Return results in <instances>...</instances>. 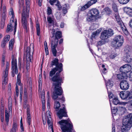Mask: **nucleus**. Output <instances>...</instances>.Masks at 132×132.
I'll return each instance as SVG.
<instances>
[{
	"mask_svg": "<svg viewBox=\"0 0 132 132\" xmlns=\"http://www.w3.org/2000/svg\"><path fill=\"white\" fill-rule=\"evenodd\" d=\"M26 8H25L24 6L23 7L22 14V22L23 28L27 32L28 25L27 19L29 16L30 6V0H26Z\"/></svg>",
	"mask_w": 132,
	"mask_h": 132,
	"instance_id": "2",
	"label": "nucleus"
},
{
	"mask_svg": "<svg viewBox=\"0 0 132 132\" xmlns=\"http://www.w3.org/2000/svg\"><path fill=\"white\" fill-rule=\"evenodd\" d=\"M11 100L10 101H9L8 102V106H9V111L8 112L7 110H5V121L6 122V125H8V122L9 120V112L10 111H12L11 106Z\"/></svg>",
	"mask_w": 132,
	"mask_h": 132,
	"instance_id": "17",
	"label": "nucleus"
},
{
	"mask_svg": "<svg viewBox=\"0 0 132 132\" xmlns=\"http://www.w3.org/2000/svg\"><path fill=\"white\" fill-rule=\"evenodd\" d=\"M10 36L9 35H6L4 38L3 40L7 43L9 40L10 39Z\"/></svg>",
	"mask_w": 132,
	"mask_h": 132,
	"instance_id": "40",
	"label": "nucleus"
},
{
	"mask_svg": "<svg viewBox=\"0 0 132 132\" xmlns=\"http://www.w3.org/2000/svg\"><path fill=\"white\" fill-rule=\"evenodd\" d=\"M18 124L16 122H14L13 123L12 127L10 130V132H16L18 130Z\"/></svg>",
	"mask_w": 132,
	"mask_h": 132,
	"instance_id": "27",
	"label": "nucleus"
},
{
	"mask_svg": "<svg viewBox=\"0 0 132 132\" xmlns=\"http://www.w3.org/2000/svg\"><path fill=\"white\" fill-rule=\"evenodd\" d=\"M106 42L105 40L103 41H100L98 42L97 46V47L98 46H101L102 45L105 44Z\"/></svg>",
	"mask_w": 132,
	"mask_h": 132,
	"instance_id": "37",
	"label": "nucleus"
},
{
	"mask_svg": "<svg viewBox=\"0 0 132 132\" xmlns=\"http://www.w3.org/2000/svg\"><path fill=\"white\" fill-rule=\"evenodd\" d=\"M14 25V33L15 34L16 31V28L17 26V22L16 20V21L15 22L13 21V20L9 25H8L7 27V29L6 32H9L10 31H11L13 30V25Z\"/></svg>",
	"mask_w": 132,
	"mask_h": 132,
	"instance_id": "16",
	"label": "nucleus"
},
{
	"mask_svg": "<svg viewBox=\"0 0 132 132\" xmlns=\"http://www.w3.org/2000/svg\"><path fill=\"white\" fill-rule=\"evenodd\" d=\"M129 25L130 27L132 28V19L130 20L129 23Z\"/></svg>",
	"mask_w": 132,
	"mask_h": 132,
	"instance_id": "60",
	"label": "nucleus"
},
{
	"mask_svg": "<svg viewBox=\"0 0 132 132\" xmlns=\"http://www.w3.org/2000/svg\"><path fill=\"white\" fill-rule=\"evenodd\" d=\"M102 29H99L97 30L95 32H94L92 35V38H94L95 36L98 35L101 32L102 30Z\"/></svg>",
	"mask_w": 132,
	"mask_h": 132,
	"instance_id": "33",
	"label": "nucleus"
},
{
	"mask_svg": "<svg viewBox=\"0 0 132 132\" xmlns=\"http://www.w3.org/2000/svg\"><path fill=\"white\" fill-rule=\"evenodd\" d=\"M122 73L121 74L117 75V78L118 79H122L124 78L125 76Z\"/></svg>",
	"mask_w": 132,
	"mask_h": 132,
	"instance_id": "39",
	"label": "nucleus"
},
{
	"mask_svg": "<svg viewBox=\"0 0 132 132\" xmlns=\"http://www.w3.org/2000/svg\"><path fill=\"white\" fill-rule=\"evenodd\" d=\"M58 1L56 0H50V3L51 5H53L55 3H57V1Z\"/></svg>",
	"mask_w": 132,
	"mask_h": 132,
	"instance_id": "48",
	"label": "nucleus"
},
{
	"mask_svg": "<svg viewBox=\"0 0 132 132\" xmlns=\"http://www.w3.org/2000/svg\"><path fill=\"white\" fill-rule=\"evenodd\" d=\"M112 125V132H115V123L114 121L113 122Z\"/></svg>",
	"mask_w": 132,
	"mask_h": 132,
	"instance_id": "50",
	"label": "nucleus"
},
{
	"mask_svg": "<svg viewBox=\"0 0 132 132\" xmlns=\"http://www.w3.org/2000/svg\"><path fill=\"white\" fill-rule=\"evenodd\" d=\"M60 125L62 132H75L73 130L72 123L69 119L62 120L58 122Z\"/></svg>",
	"mask_w": 132,
	"mask_h": 132,
	"instance_id": "3",
	"label": "nucleus"
},
{
	"mask_svg": "<svg viewBox=\"0 0 132 132\" xmlns=\"http://www.w3.org/2000/svg\"><path fill=\"white\" fill-rule=\"evenodd\" d=\"M36 28L37 35L38 36H39L40 35V28L39 24H36Z\"/></svg>",
	"mask_w": 132,
	"mask_h": 132,
	"instance_id": "34",
	"label": "nucleus"
},
{
	"mask_svg": "<svg viewBox=\"0 0 132 132\" xmlns=\"http://www.w3.org/2000/svg\"><path fill=\"white\" fill-rule=\"evenodd\" d=\"M104 10L107 14H109L111 12L110 9L108 7L105 8Z\"/></svg>",
	"mask_w": 132,
	"mask_h": 132,
	"instance_id": "45",
	"label": "nucleus"
},
{
	"mask_svg": "<svg viewBox=\"0 0 132 132\" xmlns=\"http://www.w3.org/2000/svg\"><path fill=\"white\" fill-rule=\"evenodd\" d=\"M1 112H3V105L1 104Z\"/></svg>",
	"mask_w": 132,
	"mask_h": 132,
	"instance_id": "64",
	"label": "nucleus"
},
{
	"mask_svg": "<svg viewBox=\"0 0 132 132\" xmlns=\"http://www.w3.org/2000/svg\"><path fill=\"white\" fill-rule=\"evenodd\" d=\"M118 1L120 4H125L128 3L130 0H118Z\"/></svg>",
	"mask_w": 132,
	"mask_h": 132,
	"instance_id": "38",
	"label": "nucleus"
},
{
	"mask_svg": "<svg viewBox=\"0 0 132 132\" xmlns=\"http://www.w3.org/2000/svg\"><path fill=\"white\" fill-rule=\"evenodd\" d=\"M55 5L57 6L58 8V10H60L62 8V7L61 5L60 4V3L59 1H57V3H56L55 4Z\"/></svg>",
	"mask_w": 132,
	"mask_h": 132,
	"instance_id": "43",
	"label": "nucleus"
},
{
	"mask_svg": "<svg viewBox=\"0 0 132 132\" xmlns=\"http://www.w3.org/2000/svg\"><path fill=\"white\" fill-rule=\"evenodd\" d=\"M41 98L42 99V104H43L44 103H45V96H41Z\"/></svg>",
	"mask_w": 132,
	"mask_h": 132,
	"instance_id": "54",
	"label": "nucleus"
},
{
	"mask_svg": "<svg viewBox=\"0 0 132 132\" xmlns=\"http://www.w3.org/2000/svg\"><path fill=\"white\" fill-rule=\"evenodd\" d=\"M38 2V5L40 6L42 5V0H37Z\"/></svg>",
	"mask_w": 132,
	"mask_h": 132,
	"instance_id": "61",
	"label": "nucleus"
},
{
	"mask_svg": "<svg viewBox=\"0 0 132 132\" xmlns=\"http://www.w3.org/2000/svg\"><path fill=\"white\" fill-rule=\"evenodd\" d=\"M17 82L16 83V86L15 88L16 96L14 97L15 100H16V98L19 95V90L18 86H22V85L21 83L20 80H17Z\"/></svg>",
	"mask_w": 132,
	"mask_h": 132,
	"instance_id": "22",
	"label": "nucleus"
},
{
	"mask_svg": "<svg viewBox=\"0 0 132 132\" xmlns=\"http://www.w3.org/2000/svg\"><path fill=\"white\" fill-rule=\"evenodd\" d=\"M97 2V0H90V1L88 2V3H89L90 6L93 4Z\"/></svg>",
	"mask_w": 132,
	"mask_h": 132,
	"instance_id": "44",
	"label": "nucleus"
},
{
	"mask_svg": "<svg viewBox=\"0 0 132 132\" xmlns=\"http://www.w3.org/2000/svg\"><path fill=\"white\" fill-rule=\"evenodd\" d=\"M69 6L68 4H65L63 7H64V9H67L68 10L69 9Z\"/></svg>",
	"mask_w": 132,
	"mask_h": 132,
	"instance_id": "57",
	"label": "nucleus"
},
{
	"mask_svg": "<svg viewBox=\"0 0 132 132\" xmlns=\"http://www.w3.org/2000/svg\"><path fill=\"white\" fill-rule=\"evenodd\" d=\"M131 69V67L130 64H126L120 67V70L121 73H123L125 75L130 72Z\"/></svg>",
	"mask_w": 132,
	"mask_h": 132,
	"instance_id": "10",
	"label": "nucleus"
},
{
	"mask_svg": "<svg viewBox=\"0 0 132 132\" xmlns=\"http://www.w3.org/2000/svg\"><path fill=\"white\" fill-rule=\"evenodd\" d=\"M119 95L123 100H129L132 98V91H121L120 92Z\"/></svg>",
	"mask_w": 132,
	"mask_h": 132,
	"instance_id": "7",
	"label": "nucleus"
},
{
	"mask_svg": "<svg viewBox=\"0 0 132 132\" xmlns=\"http://www.w3.org/2000/svg\"><path fill=\"white\" fill-rule=\"evenodd\" d=\"M21 75L20 73H19L17 76V80H20Z\"/></svg>",
	"mask_w": 132,
	"mask_h": 132,
	"instance_id": "63",
	"label": "nucleus"
},
{
	"mask_svg": "<svg viewBox=\"0 0 132 132\" xmlns=\"http://www.w3.org/2000/svg\"><path fill=\"white\" fill-rule=\"evenodd\" d=\"M30 48L28 47L26 50L25 54L26 55V60L28 61L31 62L30 55Z\"/></svg>",
	"mask_w": 132,
	"mask_h": 132,
	"instance_id": "23",
	"label": "nucleus"
},
{
	"mask_svg": "<svg viewBox=\"0 0 132 132\" xmlns=\"http://www.w3.org/2000/svg\"><path fill=\"white\" fill-rule=\"evenodd\" d=\"M116 19H117V24L118 25V27L120 29H121L125 32L126 34L128 35V32L125 27L124 26L123 23L120 17L118 15L117 16H116Z\"/></svg>",
	"mask_w": 132,
	"mask_h": 132,
	"instance_id": "9",
	"label": "nucleus"
},
{
	"mask_svg": "<svg viewBox=\"0 0 132 132\" xmlns=\"http://www.w3.org/2000/svg\"><path fill=\"white\" fill-rule=\"evenodd\" d=\"M109 98L110 99V104L111 106V112L112 116L113 117L115 115L116 113V110L114 106L116 105V96L112 93H110L109 95Z\"/></svg>",
	"mask_w": 132,
	"mask_h": 132,
	"instance_id": "5",
	"label": "nucleus"
},
{
	"mask_svg": "<svg viewBox=\"0 0 132 132\" xmlns=\"http://www.w3.org/2000/svg\"><path fill=\"white\" fill-rule=\"evenodd\" d=\"M127 119L130 120V121L132 122V113H130L127 116L125 117Z\"/></svg>",
	"mask_w": 132,
	"mask_h": 132,
	"instance_id": "42",
	"label": "nucleus"
},
{
	"mask_svg": "<svg viewBox=\"0 0 132 132\" xmlns=\"http://www.w3.org/2000/svg\"><path fill=\"white\" fill-rule=\"evenodd\" d=\"M108 30H111L112 31V32H111V31H110V32H108V33H107V34H108V33L110 34V35H109V37H110V36H111L113 34V30L111 29H109Z\"/></svg>",
	"mask_w": 132,
	"mask_h": 132,
	"instance_id": "59",
	"label": "nucleus"
},
{
	"mask_svg": "<svg viewBox=\"0 0 132 132\" xmlns=\"http://www.w3.org/2000/svg\"><path fill=\"white\" fill-rule=\"evenodd\" d=\"M64 7H63V13L64 14H65L67 12V9H64Z\"/></svg>",
	"mask_w": 132,
	"mask_h": 132,
	"instance_id": "58",
	"label": "nucleus"
},
{
	"mask_svg": "<svg viewBox=\"0 0 132 132\" xmlns=\"http://www.w3.org/2000/svg\"><path fill=\"white\" fill-rule=\"evenodd\" d=\"M7 43L5 42H4V41L3 40L1 44V47L3 48H4L5 47L6 44Z\"/></svg>",
	"mask_w": 132,
	"mask_h": 132,
	"instance_id": "51",
	"label": "nucleus"
},
{
	"mask_svg": "<svg viewBox=\"0 0 132 132\" xmlns=\"http://www.w3.org/2000/svg\"><path fill=\"white\" fill-rule=\"evenodd\" d=\"M113 85V81L111 80H109L106 83V86L108 91V89L111 88L112 87Z\"/></svg>",
	"mask_w": 132,
	"mask_h": 132,
	"instance_id": "30",
	"label": "nucleus"
},
{
	"mask_svg": "<svg viewBox=\"0 0 132 132\" xmlns=\"http://www.w3.org/2000/svg\"><path fill=\"white\" fill-rule=\"evenodd\" d=\"M47 20L48 22L51 24H53L54 23V21L51 17H48Z\"/></svg>",
	"mask_w": 132,
	"mask_h": 132,
	"instance_id": "41",
	"label": "nucleus"
},
{
	"mask_svg": "<svg viewBox=\"0 0 132 132\" xmlns=\"http://www.w3.org/2000/svg\"><path fill=\"white\" fill-rule=\"evenodd\" d=\"M44 48L45 51L46 52L47 55L48 54L49 51L48 48L47 47V42L46 41H45L44 42Z\"/></svg>",
	"mask_w": 132,
	"mask_h": 132,
	"instance_id": "36",
	"label": "nucleus"
},
{
	"mask_svg": "<svg viewBox=\"0 0 132 132\" xmlns=\"http://www.w3.org/2000/svg\"><path fill=\"white\" fill-rule=\"evenodd\" d=\"M57 114L60 119H62L63 117H67L68 116L65 107H63L62 109H60L57 111Z\"/></svg>",
	"mask_w": 132,
	"mask_h": 132,
	"instance_id": "13",
	"label": "nucleus"
},
{
	"mask_svg": "<svg viewBox=\"0 0 132 132\" xmlns=\"http://www.w3.org/2000/svg\"><path fill=\"white\" fill-rule=\"evenodd\" d=\"M116 102H117V104H119V105H122L123 104V103L120 102L119 100L116 98Z\"/></svg>",
	"mask_w": 132,
	"mask_h": 132,
	"instance_id": "56",
	"label": "nucleus"
},
{
	"mask_svg": "<svg viewBox=\"0 0 132 132\" xmlns=\"http://www.w3.org/2000/svg\"><path fill=\"white\" fill-rule=\"evenodd\" d=\"M52 10L50 7H48L47 9V14L48 15H50L52 13Z\"/></svg>",
	"mask_w": 132,
	"mask_h": 132,
	"instance_id": "46",
	"label": "nucleus"
},
{
	"mask_svg": "<svg viewBox=\"0 0 132 132\" xmlns=\"http://www.w3.org/2000/svg\"><path fill=\"white\" fill-rule=\"evenodd\" d=\"M20 95H22L23 94V88H22V86H20Z\"/></svg>",
	"mask_w": 132,
	"mask_h": 132,
	"instance_id": "55",
	"label": "nucleus"
},
{
	"mask_svg": "<svg viewBox=\"0 0 132 132\" xmlns=\"http://www.w3.org/2000/svg\"><path fill=\"white\" fill-rule=\"evenodd\" d=\"M49 79L53 82V86L54 87V90L52 96L53 98L55 100L58 98V95H61L62 94V90L60 86L62 83V78L60 77L59 73L57 72L54 76L49 77Z\"/></svg>",
	"mask_w": 132,
	"mask_h": 132,
	"instance_id": "1",
	"label": "nucleus"
},
{
	"mask_svg": "<svg viewBox=\"0 0 132 132\" xmlns=\"http://www.w3.org/2000/svg\"><path fill=\"white\" fill-rule=\"evenodd\" d=\"M123 42V37L122 36L119 35L116 36V48L121 47Z\"/></svg>",
	"mask_w": 132,
	"mask_h": 132,
	"instance_id": "12",
	"label": "nucleus"
},
{
	"mask_svg": "<svg viewBox=\"0 0 132 132\" xmlns=\"http://www.w3.org/2000/svg\"><path fill=\"white\" fill-rule=\"evenodd\" d=\"M46 116L47 117V122L48 125L50 128H51L52 132H53V128L52 123V119L50 114V111H48L46 113Z\"/></svg>",
	"mask_w": 132,
	"mask_h": 132,
	"instance_id": "19",
	"label": "nucleus"
},
{
	"mask_svg": "<svg viewBox=\"0 0 132 132\" xmlns=\"http://www.w3.org/2000/svg\"><path fill=\"white\" fill-rule=\"evenodd\" d=\"M54 103V108L56 109V111H57L60 107V103L58 100V99L56 100Z\"/></svg>",
	"mask_w": 132,
	"mask_h": 132,
	"instance_id": "31",
	"label": "nucleus"
},
{
	"mask_svg": "<svg viewBox=\"0 0 132 132\" xmlns=\"http://www.w3.org/2000/svg\"><path fill=\"white\" fill-rule=\"evenodd\" d=\"M60 70L56 69V68H53L50 72L49 77L53 76V75L55 74L56 72L57 71H58V73H60L61 72H59Z\"/></svg>",
	"mask_w": 132,
	"mask_h": 132,
	"instance_id": "28",
	"label": "nucleus"
},
{
	"mask_svg": "<svg viewBox=\"0 0 132 132\" xmlns=\"http://www.w3.org/2000/svg\"><path fill=\"white\" fill-rule=\"evenodd\" d=\"M9 64L7 62L5 69L3 72L2 78L3 82L2 83L3 89H4L6 87L8 81V77L9 74Z\"/></svg>",
	"mask_w": 132,
	"mask_h": 132,
	"instance_id": "4",
	"label": "nucleus"
},
{
	"mask_svg": "<svg viewBox=\"0 0 132 132\" xmlns=\"http://www.w3.org/2000/svg\"><path fill=\"white\" fill-rule=\"evenodd\" d=\"M110 58L113 59L115 57V54L114 52H112V53L110 56Z\"/></svg>",
	"mask_w": 132,
	"mask_h": 132,
	"instance_id": "49",
	"label": "nucleus"
},
{
	"mask_svg": "<svg viewBox=\"0 0 132 132\" xmlns=\"http://www.w3.org/2000/svg\"><path fill=\"white\" fill-rule=\"evenodd\" d=\"M129 78L130 81H132V71L130 73Z\"/></svg>",
	"mask_w": 132,
	"mask_h": 132,
	"instance_id": "53",
	"label": "nucleus"
},
{
	"mask_svg": "<svg viewBox=\"0 0 132 132\" xmlns=\"http://www.w3.org/2000/svg\"><path fill=\"white\" fill-rule=\"evenodd\" d=\"M90 6V5H89V3H87L84 6L81 7V11H84L88 8Z\"/></svg>",
	"mask_w": 132,
	"mask_h": 132,
	"instance_id": "35",
	"label": "nucleus"
},
{
	"mask_svg": "<svg viewBox=\"0 0 132 132\" xmlns=\"http://www.w3.org/2000/svg\"><path fill=\"white\" fill-rule=\"evenodd\" d=\"M27 120L28 125H30V122L31 121V116L30 113L29 109L27 108Z\"/></svg>",
	"mask_w": 132,
	"mask_h": 132,
	"instance_id": "24",
	"label": "nucleus"
},
{
	"mask_svg": "<svg viewBox=\"0 0 132 132\" xmlns=\"http://www.w3.org/2000/svg\"><path fill=\"white\" fill-rule=\"evenodd\" d=\"M113 41H112L111 43V45L113 47H115L116 45V39H113Z\"/></svg>",
	"mask_w": 132,
	"mask_h": 132,
	"instance_id": "52",
	"label": "nucleus"
},
{
	"mask_svg": "<svg viewBox=\"0 0 132 132\" xmlns=\"http://www.w3.org/2000/svg\"><path fill=\"white\" fill-rule=\"evenodd\" d=\"M14 42V39H12L9 42V49L10 50H11L12 49Z\"/></svg>",
	"mask_w": 132,
	"mask_h": 132,
	"instance_id": "32",
	"label": "nucleus"
},
{
	"mask_svg": "<svg viewBox=\"0 0 132 132\" xmlns=\"http://www.w3.org/2000/svg\"><path fill=\"white\" fill-rule=\"evenodd\" d=\"M59 60L55 58L53 59L52 61L51 65L52 67L53 65H55L56 69H59L60 70L59 72H61L63 70L62 69V63H59Z\"/></svg>",
	"mask_w": 132,
	"mask_h": 132,
	"instance_id": "11",
	"label": "nucleus"
},
{
	"mask_svg": "<svg viewBox=\"0 0 132 132\" xmlns=\"http://www.w3.org/2000/svg\"><path fill=\"white\" fill-rule=\"evenodd\" d=\"M123 125L125 126V130L129 129L132 126V122L125 117L123 120Z\"/></svg>",
	"mask_w": 132,
	"mask_h": 132,
	"instance_id": "15",
	"label": "nucleus"
},
{
	"mask_svg": "<svg viewBox=\"0 0 132 132\" xmlns=\"http://www.w3.org/2000/svg\"><path fill=\"white\" fill-rule=\"evenodd\" d=\"M124 12L128 14L131 15H132V9L130 8L125 7L123 9Z\"/></svg>",
	"mask_w": 132,
	"mask_h": 132,
	"instance_id": "29",
	"label": "nucleus"
},
{
	"mask_svg": "<svg viewBox=\"0 0 132 132\" xmlns=\"http://www.w3.org/2000/svg\"><path fill=\"white\" fill-rule=\"evenodd\" d=\"M89 13L93 15L96 18L98 16L99 14L98 10L96 9H93L90 11Z\"/></svg>",
	"mask_w": 132,
	"mask_h": 132,
	"instance_id": "25",
	"label": "nucleus"
},
{
	"mask_svg": "<svg viewBox=\"0 0 132 132\" xmlns=\"http://www.w3.org/2000/svg\"><path fill=\"white\" fill-rule=\"evenodd\" d=\"M130 47L128 46H126L124 49V53L125 56L124 57V60L128 63H129L132 61V59L130 57V55L131 53V49Z\"/></svg>",
	"mask_w": 132,
	"mask_h": 132,
	"instance_id": "6",
	"label": "nucleus"
},
{
	"mask_svg": "<svg viewBox=\"0 0 132 132\" xmlns=\"http://www.w3.org/2000/svg\"><path fill=\"white\" fill-rule=\"evenodd\" d=\"M129 85L128 82L125 80H122L120 82V87L122 90L127 89L129 87Z\"/></svg>",
	"mask_w": 132,
	"mask_h": 132,
	"instance_id": "20",
	"label": "nucleus"
},
{
	"mask_svg": "<svg viewBox=\"0 0 132 132\" xmlns=\"http://www.w3.org/2000/svg\"><path fill=\"white\" fill-rule=\"evenodd\" d=\"M10 10L11 11H10L9 12V14L10 15H12V18H13L14 17V12L12 8H11Z\"/></svg>",
	"mask_w": 132,
	"mask_h": 132,
	"instance_id": "47",
	"label": "nucleus"
},
{
	"mask_svg": "<svg viewBox=\"0 0 132 132\" xmlns=\"http://www.w3.org/2000/svg\"><path fill=\"white\" fill-rule=\"evenodd\" d=\"M12 74L13 77H14L15 74H17L18 71L17 66V60L16 59L13 58L12 61Z\"/></svg>",
	"mask_w": 132,
	"mask_h": 132,
	"instance_id": "8",
	"label": "nucleus"
},
{
	"mask_svg": "<svg viewBox=\"0 0 132 132\" xmlns=\"http://www.w3.org/2000/svg\"><path fill=\"white\" fill-rule=\"evenodd\" d=\"M54 33H53V36L51 37L52 39V41H54L56 39L57 40V43H58V39H59L61 38L62 37V34L61 31H57L56 32L55 35V37L54 38Z\"/></svg>",
	"mask_w": 132,
	"mask_h": 132,
	"instance_id": "21",
	"label": "nucleus"
},
{
	"mask_svg": "<svg viewBox=\"0 0 132 132\" xmlns=\"http://www.w3.org/2000/svg\"><path fill=\"white\" fill-rule=\"evenodd\" d=\"M96 18L93 15L89 13L88 14L86 20L88 21L91 22L95 20Z\"/></svg>",
	"mask_w": 132,
	"mask_h": 132,
	"instance_id": "26",
	"label": "nucleus"
},
{
	"mask_svg": "<svg viewBox=\"0 0 132 132\" xmlns=\"http://www.w3.org/2000/svg\"><path fill=\"white\" fill-rule=\"evenodd\" d=\"M58 100H61V101H62V102H64V101H65L64 98L63 96H62L61 98H59L58 99Z\"/></svg>",
	"mask_w": 132,
	"mask_h": 132,
	"instance_id": "62",
	"label": "nucleus"
},
{
	"mask_svg": "<svg viewBox=\"0 0 132 132\" xmlns=\"http://www.w3.org/2000/svg\"><path fill=\"white\" fill-rule=\"evenodd\" d=\"M112 31L111 30H104L101 33L100 36V38L102 40H104L107 39L109 37V35L110 34L108 33L107 34L108 32L111 31L112 32Z\"/></svg>",
	"mask_w": 132,
	"mask_h": 132,
	"instance_id": "18",
	"label": "nucleus"
},
{
	"mask_svg": "<svg viewBox=\"0 0 132 132\" xmlns=\"http://www.w3.org/2000/svg\"><path fill=\"white\" fill-rule=\"evenodd\" d=\"M58 44L57 40L56 39L54 41H51V48L53 54L54 56H56L57 53V51L56 47L57 46Z\"/></svg>",
	"mask_w": 132,
	"mask_h": 132,
	"instance_id": "14",
	"label": "nucleus"
}]
</instances>
